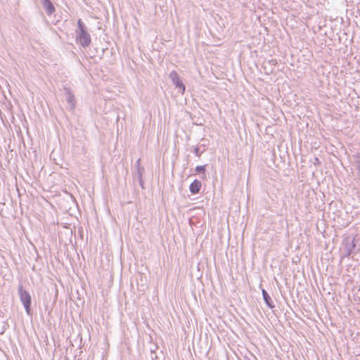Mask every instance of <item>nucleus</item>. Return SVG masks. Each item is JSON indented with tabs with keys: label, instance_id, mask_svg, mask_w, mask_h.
I'll return each instance as SVG.
<instances>
[{
	"label": "nucleus",
	"instance_id": "nucleus-6",
	"mask_svg": "<svg viewBox=\"0 0 360 360\" xmlns=\"http://www.w3.org/2000/svg\"><path fill=\"white\" fill-rule=\"evenodd\" d=\"M262 294H263V296H264V299L265 300V302H266V304L271 307V308H273L274 306H271L269 302V300L270 299L269 295L267 294V292H266L265 290H262Z\"/></svg>",
	"mask_w": 360,
	"mask_h": 360
},
{
	"label": "nucleus",
	"instance_id": "nucleus-8",
	"mask_svg": "<svg viewBox=\"0 0 360 360\" xmlns=\"http://www.w3.org/2000/svg\"><path fill=\"white\" fill-rule=\"evenodd\" d=\"M205 170V166L200 165V166H197L195 167V171L198 172H204Z\"/></svg>",
	"mask_w": 360,
	"mask_h": 360
},
{
	"label": "nucleus",
	"instance_id": "nucleus-3",
	"mask_svg": "<svg viewBox=\"0 0 360 360\" xmlns=\"http://www.w3.org/2000/svg\"><path fill=\"white\" fill-rule=\"evenodd\" d=\"M169 76L174 85L176 87L179 88L181 89V93L184 94L186 88L184 84L181 82L177 72L176 71H172L170 73Z\"/></svg>",
	"mask_w": 360,
	"mask_h": 360
},
{
	"label": "nucleus",
	"instance_id": "nucleus-7",
	"mask_svg": "<svg viewBox=\"0 0 360 360\" xmlns=\"http://www.w3.org/2000/svg\"><path fill=\"white\" fill-rule=\"evenodd\" d=\"M77 25L79 30V32H82V30H85L84 25L82 22L81 19H79L77 21Z\"/></svg>",
	"mask_w": 360,
	"mask_h": 360
},
{
	"label": "nucleus",
	"instance_id": "nucleus-4",
	"mask_svg": "<svg viewBox=\"0 0 360 360\" xmlns=\"http://www.w3.org/2000/svg\"><path fill=\"white\" fill-rule=\"evenodd\" d=\"M201 186L202 184L200 181L194 180L190 185V191L193 194L198 193L200 190Z\"/></svg>",
	"mask_w": 360,
	"mask_h": 360
},
{
	"label": "nucleus",
	"instance_id": "nucleus-2",
	"mask_svg": "<svg viewBox=\"0 0 360 360\" xmlns=\"http://www.w3.org/2000/svg\"><path fill=\"white\" fill-rule=\"evenodd\" d=\"M77 41L82 46H88L91 44L90 35L85 30H82L78 33Z\"/></svg>",
	"mask_w": 360,
	"mask_h": 360
},
{
	"label": "nucleus",
	"instance_id": "nucleus-1",
	"mask_svg": "<svg viewBox=\"0 0 360 360\" xmlns=\"http://www.w3.org/2000/svg\"><path fill=\"white\" fill-rule=\"evenodd\" d=\"M18 294L27 314H30L32 300L30 293L22 285H20L18 287Z\"/></svg>",
	"mask_w": 360,
	"mask_h": 360
},
{
	"label": "nucleus",
	"instance_id": "nucleus-5",
	"mask_svg": "<svg viewBox=\"0 0 360 360\" xmlns=\"http://www.w3.org/2000/svg\"><path fill=\"white\" fill-rule=\"evenodd\" d=\"M42 4L49 14H51L55 11V8L50 0H43Z\"/></svg>",
	"mask_w": 360,
	"mask_h": 360
}]
</instances>
